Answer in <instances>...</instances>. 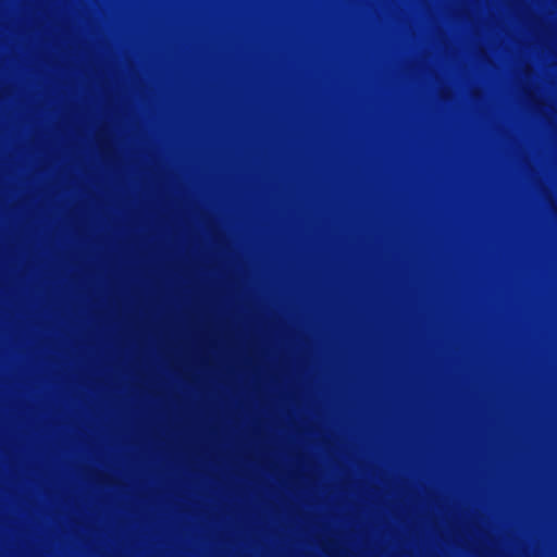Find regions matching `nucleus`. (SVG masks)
<instances>
[{"mask_svg":"<svg viewBox=\"0 0 557 557\" xmlns=\"http://www.w3.org/2000/svg\"><path fill=\"white\" fill-rule=\"evenodd\" d=\"M225 355H230V356H237L239 355L238 351H233V350H222Z\"/></svg>","mask_w":557,"mask_h":557,"instance_id":"nucleus-7","label":"nucleus"},{"mask_svg":"<svg viewBox=\"0 0 557 557\" xmlns=\"http://www.w3.org/2000/svg\"><path fill=\"white\" fill-rule=\"evenodd\" d=\"M481 96H482V92H481V90H480V89H473V90L471 91V97H472V99H474V100H479V99L481 98Z\"/></svg>","mask_w":557,"mask_h":557,"instance_id":"nucleus-6","label":"nucleus"},{"mask_svg":"<svg viewBox=\"0 0 557 557\" xmlns=\"http://www.w3.org/2000/svg\"><path fill=\"white\" fill-rule=\"evenodd\" d=\"M523 94L527 98V100L530 102L531 104V108L533 109L534 112L536 113H540L542 114L543 116L545 115L544 112L541 110V107L544 106L543 102H541L535 94L533 92V90L529 89L527 86H523Z\"/></svg>","mask_w":557,"mask_h":557,"instance_id":"nucleus-1","label":"nucleus"},{"mask_svg":"<svg viewBox=\"0 0 557 557\" xmlns=\"http://www.w3.org/2000/svg\"><path fill=\"white\" fill-rule=\"evenodd\" d=\"M481 57H482V58H484V59H486V61H488V62H490V59L485 55V52H484V51H481Z\"/></svg>","mask_w":557,"mask_h":557,"instance_id":"nucleus-9","label":"nucleus"},{"mask_svg":"<svg viewBox=\"0 0 557 557\" xmlns=\"http://www.w3.org/2000/svg\"><path fill=\"white\" fill-rule=\"evenodd\" d=\"M250 355H251V356L257 355V350H256V349H252V350L250 351Z\"/></svg>","mask_w":557,"mask_h":557,"instance_id":"nucleus-10","label":"nucleus"},{"mask_svg":"<svg viewBox=\"0 0 557 557\" xmlns=\"http://www.w3.org/2000/svg\"><path fill=\"white\" fill-rule=\"evenodd\" d=\"M299 352H300V355H304V356H305V355H307V349H305V348H300V349H299Z\"/></svg>","mask_w":557,"mask_h":557,"instance_id":"nucleus-8","label":"nucleus"},{"mask_svg":"<svg viewBox=\"0 0 557 557\" xmlns=\"http://www.w3.org/2000/svg\"><path fill=\"white\" fill-rule=\"evenodd\" d=\"M437 95H438L440 99L443 101H449L453 98V92H451L450 88H448L446 86L441 87L437 91Z\"/></svg>","mask_w":557,"mask_h":557,"instance_id":"nucleus-3","label":"nucleus"},{"mask_svg":"<svg viewBox=\"0 0 557 557\" xmlns=\"http://www.w3.org/2000/svg\"><path fill=\"white\" fill-rule=\"evenodd\" d=\"M159 350L161 354H163L165 356H173V357H177V358L184 357L186 355V351L178 346L170 348L164 344H160Z\"/></svg>","mask_w":557,"mask_h":557,"instance_id":"nucleus-2","label":"nucleus"},{"mask_svg":"<svg viewBox=\"0 0 557 557\" xmlns=\"http://www.w3.org/2000/svg\"><path fill=\"white\" fill-rule=\"evenodd\" d=\"M0 383H14L13 381H0ZM17 383H25L24 381H18ZM94 383H101L100 381H95ZM181 383H198L197 381H182ZM200 383H206L205 381H201ZM401 383H408V381H403Z\"/></svg>","mask_w":557,"mask_h":557,"instance_id":"nucleus-4","label":"nucleus"},{"mask_svg":"<svg viewBox=\"0 0 557 557\" xmlns=\"http://www.w3.org/2000/svg\"><path fill=\"white\" fill-rule=\"evenodd\" d=\"M522 74H523V76H524L525 78L531 77V76H532V74H533V70H532V67H531L529 64H527V65L523 67V70H522Z\"/></svg>","mask_w":557,"mask_h":557,"instance_id":"nucleus-5","label":"nucleus"}]
</instances>
